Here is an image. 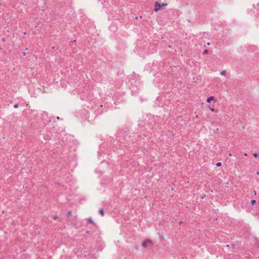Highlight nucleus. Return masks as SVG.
Returning <instances> with one entry per match:
<instances>
[{
  "instance_id": "obj_9",
  "label": "nucleus",
  "mask_w": 259,
  "mask_h": 259,
  "mask_svg": "<svg viewBox=\"0 0 259 259\" xmlns=\"http://www.w3.org/2000/svg\"><path fill=\"white\" fill-rule=\"evenodd\" d=\"M161 7L162 6H166L167 5V3H163V4H161Z\"/></svg>"
},
{
  "instance_id": "obj_6",
  "label": "nucleus",
  "mask_w": 259,
  "mask_h": 259,
  "mask_svg": "<svg viewBox=\"0 0 259 259\" xmlns=\"http://www.w3.org/2000/svg\"><path fill=\"white\" fill-rule=\"evenodd\" d=\"M88 222L89 223H90V224H94L93 220L91 218H89L88 220Z\"/></svg>"
},
{
  "instance_id": "obj_18",
  "label": "nucleus",
  "mask_w": 259,
  "mask_h": 259,
  "mask_svg": "<svg viewBox=\"0 0 259 259\" xmlns=\"http://www.w3.org/2000/svg\"><path fill=\"white\" fill-rule=\"evenodd\" d=\"M244 155H245V156H247V154H246V153H245Z\"/></svg>"
},
{
  "instance_id": "obj_3",
  "label": "nucleus",
  "mask_w": 259,
  "mask_h": 259,
  "mask_svg": "<svg viewBox=\"0 0 259 259\" xmlns=\"http://www.w3.org/2000/svg\"><path fill=\"white\" fill-rule=\"evenodd\" d=\"M214 100V97L210 96L207 99L206 101L207 103H210L211 101Z\"/></svg>"
},
{
  "instance_id": "obj_13",
  "label": "nucleus",
  "mask_w": 259,
  "mask_h": 259,
  "mask_svg": "<svg viewBox=\"0 0 259 259\" xmlns=\"http://www.w3.org/2000/svg\"><path fill=\"white\" fill-rule=\"evenodd\" d=\"M208 53V50H205L204 51H203V54H207Z\"/></svg>"
},
{
  "instance_id": "obj_1",
  "label": "nucleus",
  "mask_w": 259,
  "mask_h": 259,
  "mask_svg": "<svg viewBox=\"0 0 259 259\" xmlns=\"http://www.w3.org/2000/svg\"><path fill=\"white\" fill-rule=\"evenodd\" d=\"M161 8V5L158 2H156L154 5V10L156 12L159 11Z\"/></svg>"
},
{
  "instance_id": "obj_15",
  "label": "nucleus",
  "mask_w": 259,
  "mask_h": 259,
  "mask_svg": "<svg viewBox=\"0 0 259 259\" xmlns=\"http://www.w3.org/2000/svg\"><path fill=\"white\" fill-rule=\"evenodd\" d=\"M209 109H210V110L211 111H212V112H213V111H214V108H212V107H209Z\"/></svg>"
},
{
  "instance_id": "obj_7",
  "label": "nucleus",
  "mask_w": 259,
  "mask_h": 259,
  "mask_svg": "<svg viewBox=\"0 0 259 259\" xmlns=\"http://www.w3.org/2000/svg\"><path fill=\"white\" fill-rule=\"evenodd\" d=\"M255 202H256V201H255V200H252L251 201V204H252V205H254V204L255 203Z\"/></svg>"
},
{
  "instance_id": "obj_11",
  "label": "nucleus",
  "mask_w": 259,
  "mask_h": 259,
  "mask_svg": "<svg viewBox=\"0 0 259 259\" xmlns=\"http://www.w3.org/2000/svg\"><path fill=\"white\" fill-rule=\"evenodd\" d=\"M72 214V212L71 211L67 212V215H71Z\"/></svg>"
},
{
  "instance_id": "obj_4",
  "label": "nucleus",
  "mask_w": 259,
  "mask_h": 259,
  "mask_svg": "<svg viewBox=\"0 0 259 259\" xmlns=\"http://www.w3.org/2000/svg\"><path fill=\"white\" fill-rule=\"evenodd\" d=\"M99 212L100 213V214L102 215V216H104V211L102 209H100L99 210Z\"/></svg>"
},
{
  "instance_id": "obj_5",
  "label": "nucleus",
  "mask_w": 259,
  "mask_h": 259,
  "mask_svg": "<svg viewBox=\"0 0 259 259\" xmlns=\"http://www.w3.org/2000/svg\"><path fill=\"white\" fill-rule=\"evenodd\" d=\"M220 74L223 76H226V72L225 70H223L220 72Z\"/></svg>"
},
{
  "instance_id": "obj_10",
  "label": "nucleus",
  "mask_w": 259,
  "mask_h": 259,
  "mask_svg": "<svg viewBox=\"0 0 259 259\" xmlns=\"http://www.w3.org/2000/svg\"><path fill=\"white\" fill-rule=\"evenodd\" d=\"M221 162H218L217 164H216V165L217 166H220L221 165Z\"/></svg>"
},
{
  "instance_id": "obj_14",
  "label": "nucleus",
  "mask_w": 259,
  "mask_h": 259,
  "mask_svg": "<svg viewBox=\"0 0 259 259\" xmlns=\"http://www.w3.org/2000/svg\"><path fill=\"white\" fill-rule=\"evenodd\" d=\"M14 107L15 108H17L18 107V104H15L14 106Z\"/></svg>"
},
{
  "instance_id": "obj_2",
  "label": "nucleus",
  "mask_w": 259,
  "mask_h": 259,
  "mask_svg": "<svg viewBox=\"0 0 259 259\" xmlns=\"http://www.w3.org/2000/svg\"><path fill=\"white\" fill-rule=\"evenodd\" d=\"M151 241L150 240H147L142 243V246L146 248L147 246L148 243H151Z\"/></svg>"
},
{
  "instance_id": "obj_8",
  "label": "nucleus",
  "mask_w": 259,
  "mask_h": 259,
  "mask_svg": "<svg viewBox=\"0 0 259 259\" xmlns=\"http://www.w3.org/2000/svg\"><path fill=\"white\" fill-rule=\"evenodd\" d=\"M58 216H57V215H54V216H53V219L54 220H57V219H58Z\"/></svg>"
},
{
  "instance_id": "obj_12",
  "label": "nucleus",
  "mask_w": 259,
  "mask_h": 259,
  "mask_svg": "<svg viewBox=\"0 0 259 259\" xmlns=\"http://www.w3.org/2000/svg\"><path fill=\"white\" fill-rule=\"evenodd\" d=\"M253 156L254 157L257 158L258 157V155L256 153H254Z\"/></svg>"
},
{
  "instance_id": "obj_16",
  "label": "nucleus",
  "mask_w": 259,
  "mask_h": 259,
  "mask_svg": "<svg viewBox=\"0 0 259 259\" xmlns=\"http://www.w3.org/2000/svg\"><path fill=\"white\" fill-rule=\"evenodd\" d=\"M229 156H232V154H231V153H229Z\"/></svg>"
},
{
  "instance_id": "obj_17",
  "label": "nucleus",
  "mask_w": 259,
  "mask_h": 259,
  "mask_svg": "<svg viewBox=\"0 0 259 259\" xmlns=\"http://www.w3.org/2000/svg\"><path fill=\"white\" fill-rule=\"evenodd\" d=\"M256 174H257V175H259V171H257V172H256Z\"/></svg>"
}]
</instances>
